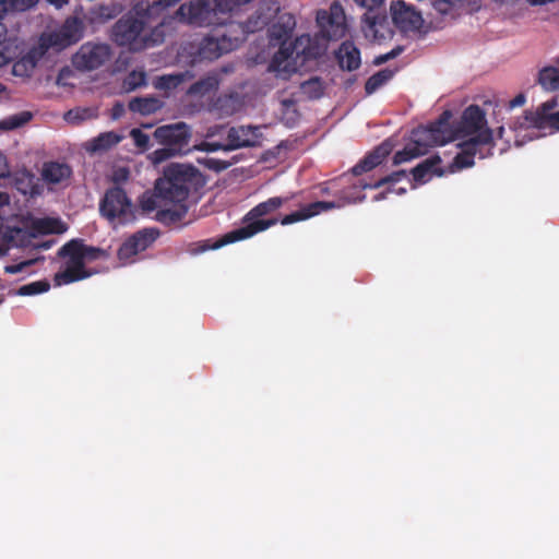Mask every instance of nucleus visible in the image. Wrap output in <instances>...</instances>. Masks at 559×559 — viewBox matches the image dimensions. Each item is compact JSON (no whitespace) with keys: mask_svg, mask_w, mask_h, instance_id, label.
<instances>
[{"mask_svg":"<svg viewBox=\"0 0 559 559\" xmlns=\"http://www.w3.org/2000/svg\"><path fill=\"white\" fill-rule=\"evenodd\" d=\"M85 25L84 22L76 16H69L63 24L49 34L47 41L51 47L64 49L79 43L84 36Z\"/></svg>","mask_w":559,"mask_h":559,"instance_id":"15","label":"nucleus"},{"mask_svg":"<svg viewBox=\"0 0 559 559\" xmlns=\"http://www.w3.org/2000/svg\"><path fill=\"white\" fill-rule=\"evenodd\" d=\"M464 0H430L432 8L440 14L451 13L463 4Z\"/></svg>","mask_w":559,"mask_h":559,"instance_id":"42","label":"nucleus"},{"mask_svg":"<svg viewBox=\"0 0 559 559\" xmlns=\"http://www.w3.org/2000/svg\"><path fill=\"white\" fill-rule=\"evenodd\" d=\"M146 84V76L144 72H130L123 81V87L126 91H134L140 86Z\"/></svg>","mask_w":559,"mask_h":559,"instance_id":"43","label":"nucleus"},{"mask_svg":"<svg viewBox=\"0 0 559 559\" xmlns=\"http://www.w3.org/2000/svg\"><path fill=\"white\" fill-rule=\"evenodd\" d=\"M122 12V7L117 3L99 4L90 12L92 23L104 24L116 19Z\"/></svg>","mask_w":559,"mask_h":559,"instance_id":"30","label":"nucleus"},{"mask_svg":"<svg viewBox=\"0 0 559 559\" xmlns=\"http://www.w3.org/2000/svg\"><path fill=\"white\" fill-rule=\"evenodd\" d=\"M124 105L120 102H117L111 108V118L114 120H118L124 115Z\"/></svg>","mask_w":559,"mask_h":559,"instance_id":"54","label":"nucleus"},{"mask_svg":"<svg viewBox=\"0 0 559 559\" xmlns=\"http://www.w3.org/2000/svg\"><path fill=\"white\" fill-rule=\"evenodd\" d=\"M390 11L394 25L403 33L416 32L424 23L421 13L404 0L392 1Z\"/></svg>","mask_w":559,"mask_h":559,"instance_id":"16","label":"nucleus"},{"mask_svg":"<svg viewBox=\"0 0 559 559\" xmlns=\"http://www.w3.org/2000/svg\"><path fill=\"white\" fill-rule=\"evenodd\" d=\"M130 135L134 142V144L141 148L142 151H145L148 148L150 145V136L142 132L140 129H132L130 132Z\"/></svg>","mask_w":559,"mask_h":559,"instance_id":"47","label":"nucleus"},{"mask_svg":"<svg viewBox=\"0 0 559 559\" xmlns=\"http://www.w3.org/2000/svg\"><path fill=\"white\" fill-rule=\"evenodd\" d=\"M139 206L143 213L162 211L164 209H173L171 202L167 200L159 191L146 190L139 197Z\"/></svg>","mask_w":559,"mask_h":559,"instance_id":"25","label":"nucleus"},{"mask_svg":"<svg viewBox=\"0 0 559 559\" xmlns=\"http://www.w3.org/2000/svg\"><path fill=\"white\" fill-rule=\"evenodd\" d=\"M236 33L237 29H235V25L230 24L224 32L218 33L216 36L203 37L198 45L195 58L200 61H212L224 53L237 49L240 44L243 43V37H238Z\"/></svg>","mask_w":559,"mask_h":559,"instance_id":"8","label":"nucleus"},{"mask_svg":"<svg viewBox=\"0 0 559 559\" xmlns=\"http://www.w3.org/2000/svg\"><path fill=\"white\" fill-rule=\"evenodd\" d=\"M154 229H143L127 238L118 249L117 257L122 264L133 261V258L146 250L157 238Z\"/></svg>","mask_w":559,"mask_h":559,"instance_id":"17","label":"nucleus"},{"mask_svg":"<svg viewBox=\"0 0 559 559\" xmlns=\"http://www.w3.org/2000/svg\"><path fill=\"white\" fill-rule=\"evenodd\" d=\"M365 36L373 41L384 40L391 35L385 12L365 13L362 17Z\"/></svg>","mask_w":559,"mask_h":559,"instance_id":"19","label":"nucleus"},{"mask_svg":"<svg viewBox=\"0 0 559 559\" xmlns=\"http://www.w3.org/2000/svg\"><path fill=\"white\" fill-rule=\"evenodd\" d=\"M99 212L110 223L124 225L134 222L136 210L127 192L121 187L114 186L102 198Z\"/></svg>","mask_w":559,"mask_h":559,"instance_id":"7","label":"nucleus"},{"mask_svg":"<svg viewBox=\"0 0 559 559\" xmlns=\"http://www.w3.org/2000/svg\"><path fill=\"white\" fill-rule=\"evenodd\" d=\"M386 61H388V57L385 56V53H383V55H380V56L376 57L373 63L379 66V64H382V63H384Z\"/></svg>","mask_w":559,"mask_h":559,"instance_id":"62","label":"nucleus"},{"mask_svg":"<svg viewBox=\"0 0 559 559\" xmlns=\"http://www.w3.org/2000/svg\"><path fill=\"white\" fill-rule=\"evenodd\" d=\"M341 207V204L334 201H316L301 206L298 211L285 215L281 224L286 226L297 222L309 219L322 212Z\"/></svg>","mask_w":559,"mask_h":559,"instance_id":"20","label":"nucleus"},{"mask_svg":"<svg viewBox=\"0 0 559 559\" xmlns=\"http://www.w3.org/2000/svg\"><path fill=\"white\" fill-rule=\"evenodd\" d=\"M7 26L0 22V68L12 62L19 55L15 40L8 38Z\"/></svg>","mask_w":559,"mask_h":559,"instance_id":"28","label":"nucleus"},{"mask_svg":"<svg viewBox=\"0 0 559 559\" xmlns=\"http://www.w3.org/2000/svg\"><path fill=\"white\" fill-rule=\"evenodd\" d=\"M317 24L322 37L337 40L347 32L346 16L343 5L338 1L331 3L328 10L317 12Z\"/></svg>","mask_w":559,"mask_h":559,"instance_id":"12","label":"nucleus"},{"mask_svg":"<svg viewBox=\"0 0 559 559\" xmlns=\"http://www.w3.org/2000/svg\"><path fill=\"white\" fill-rule=\"evenodd\" d=\"M405 177H406V170L402 169V170L394 171V173L377 180L373 183L365 182L364 180H359V187L361 190H365L368 188L369 189H378L384 185L397 182Z\"/></svg>","mask_w":559,"mask_h":559,"instance_id":"39","label":"nucleus"},{"mask_svg":"<svg viewBox=\"0 0 559 559\" xmlns=\"http://www.w3.org/2000/svg\"><path fill=\"white\" fill-rule=\"evenodd\" d=\"M492 1L498 4H511V3H514L516 0H492Z\"/></svg>","mask_w":559,"mask_h":559,"instance_id":"64","label":"nucleus"},{"mask_svg":"<svg viewBox=\"0 0 559 559\" xmlns=\"http://www.w3.org/2000/svg\"><path fill=\"white\" fill-rule=\"evenodd\" d=\"M425 154H427V148H425V144L423 145L418 141V139H414V134L412 133L411 141L404 146L403 150L397 151L394 154L393 165L396 166L409 162Z\"/></svg>","mask_w":559,"mask_h":559,"instance_id":"27","label":"nucleus"},{"mask_svg":"<svg viewBox=\"0 0 559 559\" xmlns=\"http://www.w3.org/2000/svg\"><path fill=\"white\" fill-rule=\"evenodd\" d=\"M90 276L85 270L84 263L66 262V269L55 275V284L58 286L67 285L76 281L84 280Z\"/></svg>","mask_w":559,"mask_h":559,"instance_id":"26","label":"nucleus"},{"mask_svg":"<svg viewBox=\"0 0 559 559\" xmlns=\"http://www.w3.org/2000/svg\"><path fill=\"white\" fill-rule=\"evenodd\" d=\"M336 59L341 69L354 71L360 67V51L356 45L350 40H345L341 44L336 51Z\"/></svg>","mask_w":559,"mask_h":559,"instance_id":"23","label":"nucleus"},{"mask_svg":"<svg viewBox=\"0 0 559 559\" xmlns=\"http://www.w3.org/2000/svg\"><path fill=\"white\" fill-rule=\"evenodd\" d=\"M280 5L273 0H263L255 12L243 24H234L238 37L263 29L278 14Z\"/></svg>","mask_w":559,"mask_h":559,"instance_id":"14","label":"nucleus"},{"mask_svg":"<svg viewBox=\"0 0 559 559\" xmlns=\"http://www.w3.org/2000/svg\"><path fill=\"white\" fill-rule=\"evenodd\" d=\"M393 76V71L383 69L372 74L365 84L366 94L371 95Z\"/></svg>","mask_w":559,"mask_h":559,"instance_id":"36","label":"nucleus"},{"mask_svg":"<svg viewBox=\"0 0 559 559\" xmlns=\"http://www.w3.org/2000/svg\"><path fill=\"white\" fill-rule=\"evenodd\" d=\"M217 84H218V82L215 78H206V79L195 82L191 86V92L205 94V93L210 92L211 90L215 88L217 86Z\"/></svg>","mask_w":559,"mask_h":559,"instance_id":"46","label":"nucleus"},{"mask_svg":"<svg viewBox=\"0 0 559 559\" xmlns=\"http://www.w3.org/2000/svg\"><path fill=\"white\" fill-rule=\"evenodd\" d=\"M129 110L142 116L155 114L163 107V103L154 96L134 97L129 102Z\"/></svg>","mask_w":559,"mask_h":559,"instance_id":"29","label":"nucleus"},{"mask_svg":"<svg viewBox=\"0 0 559 559\" xmlns=\"http://www.w3.org/2000/svg\"><path fill=\"white\" fill-rule=\"evenodd\" d=\"M441 158L438 155L430 156L419 163L412 169L413 179L416 183H425L435 176L444 175V170L439 166Z\"/></svg>","mask_w":559,"mask_h":559,"instance_id":"22","label":"nucleus"},{"mask_svg":"<svg viewBox=\"0 0 559 559\" xmlns=\"http://www.w3.org/2000/svg\"><path fill=\"white\" fill-rule=\"evenodd\" d=\"M251 0H216V5L221 11H231L235 7L246 4Z\"/></svg>","mask_w":559,"mask_h":559,"instance_id":"52","label":"nucleus"},{"mask_svg":"<svg viewBox=\"0 0 559 559\" xmlns=\"http://www.w3.org/2000/svg\"><path fill=\"white\" fill-rule=\"evenodd\" d=\"M455 129L459 138H471L459 144L461 151L450 165L451 173L472 167L476 156L480 159L492 156L496 145L493 132L487 127L486 114L478 105L464 109Z\"/></svg>","mask_w":559,"mask_h":559,"instance_id":"2","label":"nucleus"},{"mask_svg":"<svg viewBox=\"0 0 559 559\" xmlns=\"http://www.w3.org/2000/svg\"><path fill=\"white\" fill-rule=\"evenodd\" d=\"M451 112L443 111L439 118L426 127H418L413 130L414 139L424 145L427 151L429 147L444 145L459 138L456 129L450 123Z\"/></svg>","mask_w":559,"mask_h":559,"instance_id":"9","label":"nucleus"},{"mask_svg":"<svg viewBox=\"0 0 559 559\" xmlns=\"http://www.w3.org/2000/svg\"><path fill=\"white\" fill-rule=\"evenodd\" d=\"M538 83L546 91H559V68L548 66L539 70Z\"/></svg>","mask_w":559,"mask_h":559,"instance_id":"34","label":"nucleus"},{"mask_svg":"<svg viewBox=\"0 0 559 559\" xmlns=\"http://www.w3.org/2000/svg\"><path fill=\"white\" fill-rule=\"evenodd\" d=\"M557 106V103L555 100H548L543 103L537 110L536 114L542 116V124L544 126L547 123L549 116L552 115V109Z\"/></svg>","mask_w":559,"mask_h":559,"instance_id":"50","label":"nucleus"},{"mask_svg":"<svg viewBox=\"0 0 559 559\" xmlns=\"http://www.w3.org/2000/svg\"><path fill=\"white\" fill-rule=\"evenodd\" d=\"M88 109H78V110H69L64 118L68 121H74V120H84L85 115L87 114Z\"/></svg>","mask_w":559,"mask_h":559,"instance_id":"53","label":"nucleus"},{"mask_svg":"<svg viewBox=\"0 0 559 559\" xmlns=\"http://www.w3.org/2000/svg\"><path fill=\"white\" fill-rule=\"evenodd\" d=\"M50 288V283L46 280L32 282L29 284L23 285L19 288V295L21 296H31L40 293H46Z\"/></svg>","mask_w":559,"mask_h":559,"instance_id":"41","label":"nucleus"},{"mask_svg":"<svg viewBox=\"0 0 559 559\" xmlns=\"http://www.w3.org/2000/svg\"><path fill=\"white\" fill-rule=\"evenodd\" d=\"M10 203V195L7 192L0 191V207Z\"/></svg>","mask_w":559,"mask_h":559,"instance_id":"61","label":"nucleus"},{"mask_svg":"<svg viewBox=\"0 0 559 559\" xmlns=\"http://www.w3.org/2000/svg\"><path fill=\"white\" fill-rule=\"evenodd\" d=\"M110 253L102 248L84 245V261L107 260Z\"/></svg>","mask_w":559,"mask_h":559,"instance_id":"44","label":"nucleus"},{"mask_svg":"<svg viewBox=\"0 0 559 559\" xmlns=\"http://www.w3.org/2000/svg\"><path fill=\"white\" fill-rule=\"evenodd\" d=\"M51 5H53L57 9L63 8L66 4H68L69 0H47Z\"/></svg>","mask_w":559,"mask_h":559,"instance_id":"60","label":"nucleus"},{"mask_svg":"<svg viewBox=\"0 0 559 559\" xmlns=\"http://www.w3.org/2000/svg\"><path fill=\"white\" fill-rule=\"evenodd\" d=\"M391 150L392 145L390 143H381L352 168L353 175L360 176L364 173L372 170L384 160L391 153Z\"/></svg>","mask_w":559,"mask_h":559,"instance_id":"21","label":"nucleus"},{"mask_svg":"<svg viewBox=\"0 0 559 559\" xmlns=\"http://www.w3.org/2000/svg\"><path fill=\"white\" fill-rule=\"evenodd\" d=\"M181 83L180 75H163L156 81L155 86L159 90H173Z\"/></svg>","mask_w":559,"mask_h":559,"instance_id":"45","label":"nucleus"},{"mask_svg":"<svg viewBox=\"0 0 559 559\" xmlns=\"http://www.w3.org/2000/svg\"><path fill=\"white\" fill-rule=\"evenodd\" d=\"M37 0H1L0 1V22L3 21L8 12L15 10H25L32 7Z\"/></svg>","mask_w":559,"mask_h":559,"instance_id":"40","label":"nucleus"},{"mask_svg":"<svg viewBox=\"0 0 559 559\" xmlns=\"http://www.w3.org/2000/svg\"><path fill=\"white\" fill-rule=\"evenodd\" d=\"M504 132H506V129L503 126L499 127L498 130H497V136L499 139H503L504 138Z\"/></svg>","mask_w":559,"mask_h":559,"instance_id":"63","label":"nucleus"},{"mask_svg":"<svg viewBox=\"0 0 559 559\" xmlns=\"http://www.w3.org/2000/svg\"><path fill=\"white\" fill-rule=\"evenodd\" d=\"M33 118L29 111H22L0 121V130H14L27 123Z\"/></svg>","mask_w":559,"mask_h":559,"instance_id":"37","label":"nucleus"},{"mask_svg":"<svg viewBox=\"0 0 559 559\" xmlns=\"http://www.w3.org/2000/svg\"><path fill=\"white\" fill-rule=\"evenodd\" d=\"M21 226H8L3 231L2 238L10 247L34 248L37 250H47L51 247V242H35L34 240L40 235H49L58 233V219L55 218H23Z\"/></svg>","mask_w":559,"mask_h":559,"instance_id":"5","label":"nucleus"},{"mask_svg":"<svg viewBox=\"0 0 559 559\" xmlns=\"http://www.w3.org/2000/svg\"><path fill=\"white\" fill-rule=\"evenodd\" d=\"M262 133L259 127L238 126L231 127L227 132L225 151H234L241 147H253L260 144Z\"/></svg>","mask_w":559,"mask_h":559,"instance_id":"18","label":"nucleus"},{"mask_svg":"<svg viewBox=\"0 0 559 559\" xmlns=\"http://www.w3.org/2000/svg\"><path fill=\"white\" fill-rule=\"evenodd\" d=\"M542 116L533 110H525L522 116L514 119L509 129L511 132L542 128Z\"/></svg>","mask_w":559,"mask_h":559,"instance_id":"31","label":"nucleus"},{"mask_svg":"<svg viewBox=\"0 0 559 559\" xmlns=\"http://www.w3.org/2000/svg\"><path fill=\"white\" fill-rule=\"evenodd\" d=\"M164 25L159 24L150 29L143 17L131 13L121 16L111 27L110 39L119 47L129 51L140 52L164 41Z\"/></svg>","mask_w":559,"mask_h":559,"instance_id":"3","label":"nucleus"},{"mask_svg":"<svg viewBox=\"0 0 559 559\" xmlns=\"http://www.w3.org/2000/svg\"><path fill=\"white\" fill-rule=\"evenodd\" d=\"M225 146L226 145H223L221 143L204 142V143L201 144V150L206 151V152H215V151H218V150H224L225 151Z\"/></svg>","mask_w":559,"mask_h":559,"instance_id":"55","label":"nucleus"},{"mask_svg":"<svg viewBox=\"0 0 559 559\" xmlns=\"http://www.w3.org/2000/svg\"><path fill=\"white\" fill-rule=\"evenodd\" d=\"M290 200L289 197H272L253 206L243 217L242 225L225 234L215 245L203 246L200 251L207 249H217L225 245L241 241L262 233L278 223L275 217L264 218L265 216L276 212L285 203Z\"/></svg>","mask_w":559,"mask_h":559,"instance_id":"4","label":"nucleus"},{"mask_svg":"<svg viewBox=\"0 0 559 559\" xmlns=\"http://www.w3.org/2000/svg\"><path fill=\"white\" fill-rule=\"evenodd\" d=\"M547 122L559 130V110L550 115Z\"/></svg>","mask_w":559,"mask_h":559,"instance_id":"58","label":"nucleus"},{"mask_svg":"<svg viewBox=\"0 0 559 559\" xmlns=\"http://www.w3.org/2000/svg\"><path fill=\"white\" fill-rule=\"evenodd\" d=\"M205 178L199 168L191 164L171 163L155 181V190L171 202L173 209H164L155 214V219L170 226L181 222L188 214L187 200L191 192L199 191Z\"/></svg>","mask_w":559,"mask_h":559,"instance_id":"1","label":"nucleus"},{"mask_svg":"<svg viewBox=\"0 0 559 559\" xmlns=\"http://www.w3.org/2000/svg\"><path fill=\"white\" fill-rule=\"evenodd\" d=\"M225 12L218 9L216 0H191L179 7L177 15L180 21L202 27L218 24V13Z\"/></svg>","mask_w":559,"mask_h":559,"instance_id":"10","label":"nucleus"},{"mask_svg":"<svg viewBox=\"0 0 559 559\" xmlns=\"http://www.w3.org/2000/svg\"><path fill=\"white\" fill-rule=\"evenodd\" d=\"M72 176L71 167L66 163L46 162L43 165L41 178L48 185H59Z\"/></svg>","mask_w":559,"mask_h":559,"instance_id":"24","label":"nucleus"},{"mask_svg":"<svg viewBox=\"0 0 559 559\" xmlns=\"http://www.w3.org/2000/svg\"><path fill=\"white\" fill-rule=\"evenodd\" d=\"M61 258H68L70 263H84V243L81 239H72L58 251Z\"/></svg>","mask_w":559,"mask_h":559,"instance_id":"32","label":"nucleus"},{"mask_svg":"<svg viewBox=\"0 0 559 559\" xmlns=\"http://www.w3.org/2000/svg\"><path fill=\"white\" fill-rule=\"evenodd\" d=\"M9 175L5 156L0 153V179L7 178Z\"/></svg>","mask_w":559,"mask_h":559,"instance_id":"57","label":"nucleus"},{"mask_svg":"<svg viewBox=\"0 0 559 559\" xmlns=\"http://www.w3.org/2000/svg\"><path fill=\"white\" fill-rule=\"evenodd\" d=\"M179 154L175 153L173 148L164 146L162 148L155 150L152 153V160L154 164H159Z\"/></svg>","mask_w":559,"mask_h":559,"instance_id":"48","label":"nucleus"},{"mask_svg":"<svg viewBox=\"0 0 559 559\" xmlns=\"http://www.w3.org/2000/svg\"><path fill=\"white\" fill-rule=\"evenodd\" d=\"M37 260L31 259L26 261H22L20 263L10 264L4 267V272L8 274H17L22 271H24L26 267L33 265Z\"/></svg>","mask_w":559,"mask_h":559,"instance_id":"51","label":"nucleus"},{"mask_svg":"<svg viewBox=\"0 0 559 559\" xmlns=\"http://www.w3.org/2000/svg\"><path fill=\"white\" fill-rule=\"evenodd\" d=\"M525 95L519 94L513 99L509 100L508 103V109H513L515 107H521L525 104Z\"/></svg>","mask_w":559,"mask_h":559,"instance_id":"56","label":"nucleus"},{"mask_svg":"<svg viewBox=\"0 0 559 559\" xmlns=\"http://www.w3.org/2000/svg\"><path fill=\"white\" fill-rule=\"evenodd\" d=\"M300 91L309 99H319L324 94V84L320 78L313 76L300 84Z\"/></svg>","mask_w":559,"mask_h":559,"instance_id":"35","label":"nucleus"},{"mask_svg":"<svg viewBox=\"0 0 559 559\" xmlns=\"http://www.w3.org/2000/svg\"><path fill=\"white\" fill-rule=\"evenodd\" d=\"M402 51H403V47L397 46L394 49H392L391 51L386 52L385 56L388 57V61L396 58L400 53H402Z\"/></svg>","mask_w":559,"mask_h":559,"instance_id":"59","label":"nucleus"},{"mask_svg":"<svg viewBox=\"0 0 559 559\" xmlns=\"http://www.w3.org/2000/svg\"><path fill=\"white\" fill-rule=\"evenodd\" d=\"M357 5L365 8L366 13H374L382 11L384 0H353Z\"/></svg>","mask_w":559,"mask_h":559,"instance_id":"49","label":"nucleus"},{"mask_svg":"<svg viewBox=\"0 0 559 559\" xmlns=\"http://www.w3.org/2000/svg\"><path fill=\"white\" fill-rule=\"evenodd\" d=\"M120 139L121 138L114 131L104 132L97 135L96 138L92 139L87 143L86 150L92 153L106 151L118 144Z\"/></svg>","mask_w":559,"mask_h":559,"instance_id":"33","label":"nucleus"},{"mask_svg":"<svg viewBox=\"0 0 559 559\" xmlns=\"http://www.w3.org/2000/svg\"><path fill=\"white\" fill-rule=\"evenodd\" d=\"M296 27V19L290 13L280 14L277 21L269 28L270 41L280 45L278 51L274 55L270 62L269 69L277 72V75L287 79L295 68L288 67V59L293 57V48L286 47L287 40L292 38Z\"/></svg>","mask_w":559,"mask_h":559,"instance_id":"6","label":"nucleus"},{"mask_svg":"<svg viewBox=\"0 0 559 559\" xmlns=\"http://www.w3.org/2000/svg\"><path fill=\"white\" fill-rule=\"evenodd\" d=\"M112 56L111 47L106 43L86 41L72 56V66L81 72H90L104 67Z\"/></svg>","mask_w":559,"mask_h":559,"instance_id":"11","label":"nucleus"},{"mask_svg":"<svg viewBox=\"0 0 559 559\" xmlns=\"http://www.w3.org/2000/svg\"><path fill=\"white\" fill-rule=\"evenodd\" d=\"M36 67V61L32 56H24L16 60L12 66V73L15 76H29Z\"/></svg>","mask_w":559,"mask_h":559,"instance_id":"38","label":"nucleus"},{"mask_svg":"<svg viewBox=\"0 0 559 559\" xmlns=\"http://www.w3.org/2000/svg\"><path fill=\"white\" fill-rule=\"evenodd\" d=\"M154 138L159 144L173 148L179 155L189 152L191 131L185 122L160 126L155 129Z\"/></svg>","mask_w":559,"mask_h":559,"instance_id":"13","label":"nucleus"}]
</instances>
